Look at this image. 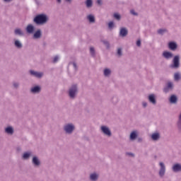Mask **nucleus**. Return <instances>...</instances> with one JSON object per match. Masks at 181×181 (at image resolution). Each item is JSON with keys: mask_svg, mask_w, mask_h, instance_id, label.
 I'll use <instances>...</instances> for the list:
<instances>
[{"mask_svg": "<svg viewBox=\"0 0 181 181\" xmlns=\"http://www.w3.org/2000/svg\"><path fill=\"white\" fill-rule=\"evenodd\" d=\"M47 21L48 18L45 14H39L34 18V22L37 25H44V23H46Z\"/></svg>", "mask_w": 181, "mask_h": 181, "instance_id": "1", "label": "nucleus"}, {"mask_svg": "<svg viewBox=\"0 0 181 181\" xmlns=\"http://www.w3.org/2000/svg\"><path fill=\"white\" fill-rule=\"evenodd\" d=\"M180 67V56L175 55L172 61V64L170 65V69H177Z\"/></svg>", "mask_w": 181, "mask_h": 181, "instance_id": "2", "label": "nucleus"}, {"mask_svg": "<svg viewBox=\"0 0 181 181\" xmlns=\"http://www.w3.org/2000/svg\"><path fill=\"white\" fill-rule=\"evenodd\" d=\"M74 124L71 123H68L64 126V131L66 132V134H73V131L75 129Z\"/></svg>", "mask_w": 181, "mask_h": 181, "instance_id": "3", "label": "nucleus"}, {"mask_svg": "<svg viewBox=\"0 0 181 181\" xmlns=\"http://www.w3.org/2000/svg\"><path fill=\"white\" fill-rule=\"evenodd\" d=\"M159 166L160 169L158 171V175L160 177H163V176H165V174L166 173V165H165V163L160 162Z\"/></svg>", "mask_w": 181, "mask_h": 181, "instance_id": "4", "label": "nucleus"}, {"mask_svg": "<svg viewBox=\"0 0 181 181\" xmlns=\"http://www.w3.org/2000/svg\"><path fill=\"white\" fill-rule=\"evenodd\" d=\"M77 94V85H73L69 90V95L70 98H74Z\"/></svg>", "mask_w": 181, "mask_h": 181, "instance_id": "5", "label": "nucleus"}, {"mask_svg": "<svg viewBox=\"0 0 181 181\" xmlns=\"http://www.w3.org/2000/svg\"><path fill=\"white\" fill-rule=\"evenodd\" d=\"M100 130L105 135H107V136H111V130H110V128L107 126H101Z\"/></svg>", "mask_w": 181, "mask_h": 181, "instance_id": "6", "label": "nucleus"}, {"mask_svg": "<svg viewBox=\"0 0 181 181\" xmlns=\"http://www.w3.org/2000/svg\"><path fill=\"white\" fill-rule=\"evenodd\" d=\"M30 76H33V77H36L37 78H42V77H43L42 72H37L33 70H30Z\"/></svg>", "mask_w": 181, "mask_h": 181, "instance_id": "7", "label": "nucleus"}, {"mask_svg": "<svg viewBox=\"0 0 181 181\" xmlns=\"http://www.w3.org/2000/svg\"><path fill=\"white\" fill-rule=\"evenodd\" d=\"M163 57L164 59H166V60H170V59H172L173 57V53L165 51L163 52Z\"/></svg>", "mask_w": 181, "mask_h": 181, "instance_id": "8", "label": "nucleus"}, {"mask_svg": "<svg viewBox=\"0 0 181 181\" xmlns=\"http://www.w3.org/2000/svg\"><path fill=\"white\" fill-rule=\"evenodd\" d=\"M173 90V83L168 82L166 87L164 88V93H169Z\"/></svg>", "mask_w": 181, "mask_h": 181, "instance_id": "9", "label": "nucleus"}, {"mask_svg": "<svg viewBox=\"0 0 181 181\" xmlns=\"http://www.w3.org/2000/svg\"><path fill=\"white\" fill-rule=\"evenodd\" d=\"M25 30L27 33H29L30 35H32L35 32V26L32 24H29L27 25Z\"/></svg>", "mask_w": 181, "mask_h": 181, "instance_id": "10", "label": "nucleus"}, {"mask_svg": "<svg viewBox=\"0 0 181 181\" xmlns=\"http://www.w3.org/2000/svg\"><path fill=\"white\" fill-rule=\"evenodd\" d=\"M168 47L170 50L175 51L177 49V44L175 42H170L168 43Z\"/></svg>", "mask_w": 181, "mask_h": 181, "instance_id": "11", "label": "nucleus"}, {"mask_svg": "<svg viewBox=\"0 0 181 181\" xmlns=\"http://www.w3.org/2000/svg\"><path fill=\"white\" fill-rule=\"evenodd\" d=\"M40 86H36L31 88L30 91L33 93V94H39V93H40Z\"/></svg>", "mask_w": 181, "mask_h": 181, "instance_id": "12", "label": "nucleus"}, {"mask_svg": "<svg viewBox=\"0 0 181 181\" xmlns=\"http://www.w3.org/2000/svg\"><path fill=\"white\" fill-rule=\"evenodd\" d=\"M172 169L175 173L181 172V165L180 163L174 164Z\"/></svg>", "mask_w": 181, "mask_h": 181, "instance_id": "13", "label": "nucleus"}, {"mask_svg": "<svg viewBox=\"0 0 181 181\" xmlns=\"http://www.w3.org/2000/svg\"><path fill=\"white\" fill-rule=\"evenodd\" d=\"M148 101L153 104V105H156V98L154 94H151L148 95Z\"/></svg>", "mask_w": 181, "mask_h": 181, "instance_id": "14", "label": "nucleus"}, {"mask_svg": "<svg viewBox=\"0 0 181 181\" xmlns=\"http://www.w3.org/2000/svg\"><path fill=\"white\" fill-rule=\"evenodd\" d=\"M128 35V30L125 28H122L120 29L119 35L122 37H125Z\"/></svg>", "mask_w": 181, "mask_h": 181, "instance_id": "15", "label": "nucleus"}, {"mask_svg": "<svg viewBox=\"0 0 181 181\" xmlns=\"http://www.w3.org/2000/svg\"><path fill=\"white\" fill-rule=\"evenodd\" d=\"M33 165H34V166H40V160H39V158L36 156H34L33 158Z\"/></svg>", "mask_w": 181, "mask_h": 181, "instance_id": "16", "label": "nucleus"}, {"mask_svg": "<svg viewBox=\"0 0 181 181\" xmlns=\"http://www.w3.org/2000/svg\"><path fill=\"white\" fill-rule=\"evenodd\" d=\"M14 45L17 49H22V47H23V45H22V42H21L19 40H15Z\"/></svg>", "mask_w": 181, "mask_h": 181, "instance_id": "17", "label": "nucleus"}, {"mask_svg": "<svg viewBox=\"0 0 181 181\" xmlns=\"http://www.w3.org/2000/svg\"><path fill=\"white\" fill-rule=\"evenodd\" d=\"M42 36V31L40 30H37L33 35V39H40Z\"/></svg>", "mask_w": 181, "mask_h": 181, "instance_id": "18", "label": "nucleus"}, {"mask_svg": "<svg viewBox=\"0 0 181 181\" xmlns=\"http://www.w3.org/2000/svg\"><path fill=\"white\" fill-rule=\"evenodd\" d=\"M170 104H176V103H177V97L175 95H171L170 98Z\"/></svg>", "mask_w": 181, "mask_h": 181, "instance_id": "19", "label": "nucleus"}, {"mask_svg": "<svg viewBox=\"0 0 181 181\" xmlns=\"http://www.w3.org/2000/svg\"><path fill=\"white\" fill-rule=\"evenodd\" d=\"M5 132L6 134L12 135V134H13V128H12V127H8L5 129Z\"/></svg>", "mask_w": 181, "mask_h": 181, "instance_id": "20", "label": "nucleus"}, {"mask_svg": "<svg viewBox=\"0 0 181 181\" xmlns=\"http://www.w3.org/2000/svg\"><path fill=\"white\" fill-rule=\"evenodd\" d=\"M31 155H32L31 152H25L23 155V159L26 160L29 159V158H30Z\"/></svg>", "mask_w": 181, "mask_h": 181, "instance_id": "21", "label": "nucleus"}, {"mask_svg": "<svg viewBox=\"0 0 181 181\" xmlns=\"http://www.w3.org/2000/svg\"><path fill=\"white\" fill-rule=\"evenodd\" d=\"M87 19L89 21L90 23H94V22H95V18L91 14L87 16Z\"/></svg>", "mask_w": 181, "mask_h": 181, "instance_id": "22", "label": "nucleus"}, {"mask_svg": "<svg viewBox=\"0 0 181 181\" xmlns=\"http://www.w3.org/2000/svg\"><path fill=\"white\" fill-rule=\"evenodd\" d=\"M159 138H160L159 133H154L151 135V139H153V141H158Z\"/></svg>", "mask_w": 181, "mask_h": 181, "instance_id": "23", "label": "nucleus"}, {"mask_svg": "<svg viewBox=\"0 0 181 181\" xmlns=\"http://www.w3.org/2000/svg\"><path fill=\"white\" fill-rule=\"evenodd\" d=\"M138 137V134L136 133V132H132L130 134V139L132 141H134V139H136V138Z\"/></svg>", "mask_w": 181, "mask_h": 181, "instance_id": "24", "label": "nucleus"}, {"mask_svg": "<svg viewBox=\"0 0 181 181\" xmlns=\"http://www.w3.org/2000/svg\"><path fill=\"white\" fill-rule=\"evenodd\" d=\"M15 35H18V36H23V31L20 28H17L14 31Z\"/></svg>", "mask_w": 181, "mask_h": 181, "instance_id": "25", "label": "nucleus"}, {"mask_svg": "<svg viewBox=\"0 0 181 181\" xmlns=\"http://www.w3.org/2000/svg\"><path fill=\"white\" fill-rule=\"evenodd\" d=\"M103 74L105 77H108L111 74V70L110 69H105L103 71Z\"/></svg>", "mask_w": 181, "mask_h": 181, "instance_id": "26", "label": "nucleus"}, {"mask_svg": "<svg viewBox=\"0 0 181 181\" xmlns=\"http://www.w3.org/2000/svg\"><path fill=\"white\" fill-rule=\"evenodd\" d=\"M90 180L95 181L97 180V179H98V175L95 173L91 174L90 176Z\"/></svg>", "mask_w": 181, "mask_h": 181, "instance_id": "27", "label": "nucleus"}, {"mask_svg": "<svg viewBox=\"0 0 181 181\" xmlns=\"http://www.w3.org/2000/svg\"><path fill=\"white\" fill-rule=\"evenodd\" d=\"M174 80L175 81H179V80H180V74L179 72L174 74Z\"/></svg>", "mask_w": 181, "mask_h": 181, "instance_id": "28", "label": "nucleus"}, {"mask_svg": "<svg viewBox=\"0 0 181 181\" xmlns=\"http://www.w3.org/2000/svg\"><path fill=\"white\" fill-rule=\"evenodd\" d=\"M86 4L87 8H91L93 6V0H86Z\"/></svg>", "mask_w": 181, "mask_h": 181, "instance_id": "29", "label": "nucleus"}, {"mask_svg": "<svg viewBox=\"0 0 181 181\" xmlns=\"http://www.w3.org/2000/svg\"><path fill=\"white\" fill-rule=\"evenodd\" d=\"M165 33H166V29H159L158 30V35H164Z\"/></svg>", "mask_w": 181, "mask_h": 181, "instance_id": "30", "label": "nucleus"}, {"mask_svg": "<svg viewBox=\"0 0 181 181\" xmlns=\"http://www.w3.org/2000/svg\"><path fill=\"white\" fill-rule=\"evenodd\" d=\"M90 53L91 54V56H95V51L94 50V47H91L90 48Z\"/></svg>", "mask_w": 181, "mask_h": 181, "instance_id": "31", "label": "nucleus"}, {"mask_svg": "<svg viewBox=\"0 0 181 181\" xmlns=\"http://www.w3.org/2000/svg\"><path fill=\"white\" fill-rule=\"evenodd\" d=\"M114 18H115V19H117V21H119L121 19V16L118 13H115Z\"/></svg>", "mask_w": 181, "mask_h": 181, "instance_id": "32", "label": "nucleus"}, {"mask_svg": "<svg viewBox=\"0 0 181 181\" xmlns=\"http://www.w3.org/2000/svg\"><path fill=\"white\" fill-rule=\"evenodd\" d=\"M108 26H109V29H112V28H114V22L110 21V22L108 23Z\"/></svg>", "mask_w": 181, "mask_h": 181, "instance_id": "33", "label": "nucleus"}, {"mask_svg": "<svg viewBox=\"0 0 181 181\" xmlns=\"http://www.w3.org/2000/svg\"><path fill=\"white\" fill-rule=\"evenodd\" d=\"M103 43L104 44V45H105V46L108 48V47H110V43L108 42V41H107V40H103Z\"/></svg>", "mask_w": 181, "mask_h": 181, "instance_id": "34", "label": "nucleus"}, {"mask_svg": "<svg viewBox=\"0 0 181 181\" xmlns=\"http://www.w3.org/2000/svg\"><path fill=\"white\" fill-rule=\"evenodd\" d=\"M59 62V56H55L53 59V63H57Z\"/></svg>", "mask_w": 181, "mask_h": 181, "instance_id": "35", "label": "nucleus"}, {"mask_svg": "<svg viewBox=\"0 0 181 181\" xmlns=\"http://www.w3.org/2000/svg\"><path fill=\"white\" fill-rule=\"evenodd\" d=\"M117 54H118L119 56H121V55L122 54V49L121 48H119V49H117Z\"/></svg>", "mask_w": 181, "mask_h": 181, "instance_id": "36", "label": "nucleus"}, {"mask_svg": "<svg viewBox=\"0 0 181 181\" xmlns=\"http://www.w3.org/2000/svg\"><path fill=\"white\" fill-rule=\"evenodd\" d=\"M13 87H15V88H18L19 87V83L14 82L13 83Z\"/></svg>", "mask_w": 181, "mask_h": 181, "instance_id": "37", "label": "nucleus"}, {"mask_svg": "<svg viewBox=\"0 0 181 181\" xmlns=\"http://www.w3.org/2000/svg\"><path fill=\"white\" fill-rule=\"evenodd\" d=\"M142 105L144 108H146V107H148V103L146 102H143Z\"/></svg>", "mask_w": 181, "mask_h": 181, "instance_id": "38", "label": "nucleus"}, {"mask_svg": "<svg viewBox=\"0 0 181 181\" xmlns=\"http://www.w3.org/2000/svg\"><path fill=\"white\" fill-rule=\"evenodd\" d=\"M131 14L132 15H134V16H136V15H138L136 13H135V11H134V10H131Z\"/></svg>", "mask_w": 181, "mask_h": 181, "instance_id": "39", "label": "nucleus"}, {"mask_svg": "<svg viewBox=\"0 0 181 181\" xmlns=\"http://www.w3.org/2000/svg\"><path fill=\"white\" fill-rule=\"evenodd\" d=\"M136 46H138V47H139V46H141V40H137V42H136Z\"/></svg>", "mask_w": 181, "mask_h": 181, "instance_id": "40", "label": "nucleus"}, {"mask_svg": "<svg viewBox=\"0 0 181 181\" xmlns=\"http://www.w3.org/2000/svg\"><path fill=\"white\" fill-rule=\"evenodd\" d=\"M73 66H74L75 70H77V64H76V62H73Z\"/></svg>", "mask_w": 181, "mask_h": 181, "instance_id": "41", "label": "nucleus"}, {"mask_svg": "<svg viewBox=\"0 0 181 181\" xmlns=\"http://www.w3.org/2000/svg\"><path fill=\"white\" fill-rule=\"evenodd\" d=\"M127 155H129V156H134V153H127Z\"/></svg>", "mask_w": 181, "mask_h": 181, "instance_id": "42", "label": "nucleus"}, {"mask_svg": "<svg viewBox=\"0 0 181 181\" xmlns=\"http://www.w3.org/2000/svg\"><path fill=\"white\" fill-rule=\"evenodd\" d=\"M97 4H98V5H101V0H97Z\"/></svg>", "mask_w": 181, "mask_h": 181, "instance_id": "43", "label": "nucleus"}, {"mask_svg": "<svg viewBox=\"0 0 181 181\" xmlns=\"http://www.w3.org/2000/svg\"><path fill=\"white\" fill-rule=\"evenodd\" d=\"M12 0H4V2H11Z\"/></svg>", "mask_w": 181, "mask_h": 181, "instance_id": "44", "label": "nucleus"}, {"mask_svg": "<svg viewBox=\"0 0 181 181\" xmlns=\"http://www.w3.org/2000/svg\"><path fill=\"white\" fill-rule=\"evenodd\" d=\"M35 4H37V5H39L40 4L39 0H35Z\"/></svg>", "mask_w": 181, "mask_h": 181, "instance_id": "45", "label": "nucleus"}, {"mask_svg": "<svg viewBox=\"0 0 181 181\" xmlns=\"http://www.w3.org/2000/svg\"><path fill=\"white\" fill-rule=\"evenodd\" d=\"M57 2L59 3V4H60V2H62V0H57Z\"/></svg>", "mask_w": 181, "mask_h": 181, "instance_id": "46", "label": "nucleus"}, {"mask_svg": "<svg viewBox=\"0 0 181 181\" xmlns=\"http://www.w3.org/2000/svg\"><path fill=\"white\" fill-rule=\"evenodd\" d=\"M66 2H71V0H66Z\"/></svg>", "mask_w": 181, "mask_h": 181, "instance_id": "47", "label": "nucleus"}]
</instances>
